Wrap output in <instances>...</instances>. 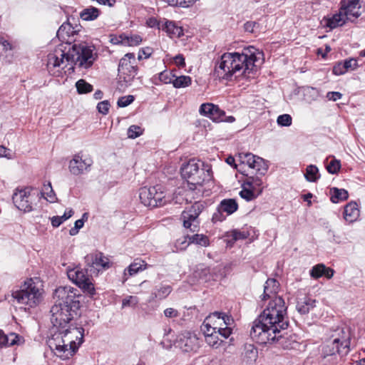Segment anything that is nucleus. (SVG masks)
Masks as SVG:
<instances>
[{
  "instance_id": "59",
  "label": "nucleus",
  "mask_w": 365,
  "mask_h": 365,
  "mask_svg": "<svg viewBox=\"0 0 365 365\" xmlns=\"http://www.w3.org/2000/svg\"><path fill=\"white\" fill-rule=\"evenodd\" d=\"M346 72H347V71L345 68V65H344V61L339 62L333 68V73H334V74H335L336 76L343 75Z\"/></svg>"
},
{
  "instance_id": "7",
  "label": "nucleus",
  "mask_w": 365,
  "mask_h": 365,
  "mask_svg": "<svg viewBox=\"0 0 365 365\" xmlns=\"http://www.w3.org/2000/svg\"><path fill=\"white\" fill-rule=\"evenodd\" d=\"M180 171L182 177L192 185H202L212 178L211 166L196 159H191L184 164Z\"/></svg>"
},
{
  "instance_id": "54",
  "label": "nucleus",
  "mask_w": 365,
  "mask_h": 365,
  "mask_svg": "<svg viewBox=\"0 0 365 365\" xmlns=\"http://www.w3.org/2000/svg\"><path fill=\"white\" fill-rule=\"evenodd\" d=\"M138 304V299L135 296H128L123 299L122 302L123 307H135Z\"/></svg>"
},
{
  "instance_id": "24",
  "label": "nucleus",
  "mask_w": 365,
  "mask_h": 365,
  "mask_svg": "<svg viewBox=\"0 0 365 365\" xmlns=\"http://www.w3.org/2000/svg\"><path fill=\"white\" fill-rule=\"evenodd\" d=\"M181 217L183 221V226L190 229V230L192 232H196L199 227V222L197 220V217H194V215H190L186 211H183L181 215Z\"/></svg>"
},
{
  "instance_id": "47",
  "label": "nucleus",
  "mask_w": 365,
  "mask_h": 365,
  "mask_svg": "<svg viewBox=\"0 0 365 365\" xmlns=\"http://www.w3.org/2000/svg\"><path fill=\"white\" fill-rule=\"evenodd\" d=\"M203 208L204 206L201 202H196L185 211L190 213V215H194V217H198L200 214L202 212Z\"/></svg>"
},
{
  "instance_id": "19",
  "label": "nucleus",
  "mask_w": 365,
  "mask_h": 365,
  "mask_svg": "<svg viewBox=\"0 0 365 365\" xmlns=\"http://www.w3.org/2000/svg\"><path fill=\"white\" fill-rule=\"evenodd\" d=\"M201 331L203 333L206 343L209 346L217 348L222 343L223 340L219 337L220 334H218L217 331H215L213 328L210 329L202 325Z\"/></svg>"
},
{
  "instance_id": "32",
  "label": "nucleus",
  "mask_w": 365,
  "mask_h": 365,
  "mask_svg": "<svg viewBox=\"0 0 365 365\" xmlns=\"http://www.w3.org/2000/svg\"><path fill=\"white\" fill-rule=\"evenodd\" d=\"M135 57L133 53H126L120 61L118 68H136Z\"/></svg>"
},
{
  "instance_id": "42",
  "label": "nucleus",
  "mask_w": 365,
  "mask_h": 365,
  "mask_svg": "<svg viewBox=\"0 0 365 365\" xmlns=\"http://www.w3.org/2000/svg\"><path fill=\"white\" fill-rule=\"evenodd\" d=\"M172 287L170 285H162L160 288L152 294L154 298L163 299L166 298L171 292Z\"/></svg>"
},
{
  "instance_id": "5",
  "label": "nucleus",
  "mask_w": 365,
  "mask_h": 365,
  "mask_svg": "<svg viewBox=\"0 0 365 365\" xmlns=\"http://www.w3.org/2000/svg\"><path fill=\"white\" fill-rule=\"evenodd\" d=\"M76 295L70 287H60L56 289L54 297L57 299L51 309V322L57 330L69 326L68 323L73 317V312L79 308Z\"/></svg>"
},
{
  "instance_id": "11",
  "label": "nucleus",
  "mask_w": 365,
  "mask_h": 365,
  "mask_svg": "<svg viewBox=\"0 0 365 365\" xmlns=\"http://www.w3.org/2000/svg\"><path fill=\"white\" fill-rule=\"evenodd\" d=\"M85 262L91 274L98 275L110 267L109 259L102 252L91 253L85 257Z\"/></svg>"
},
{
  "instance_id": "12",
  "label": "nucleus",
  "mask_w": 365,
  "mask_h": 365,
  "mask_svg": "<svg viewBox=\"0 0 365 365\" xmlns=\"http://www.w3.org/2000/svg\"><path fill=\"white\" fill-rule=\"evenodd\" d=\"M239 158L242 163L248 165L260 175H264L268 170V165L265 160L252 153H242L239 154Z\"/></svg>"
},
{
  "instance_id": "60",
  "label": "nucleus",
  "mask_w": 365,
  "mask_h": 365,
  "mask_svg": "<svg viewBox=\"0 0 365 365\" xmlns=\"http://www.w3.org/2000/svg\"><path fill=\"white\" fill-rule=\"evenodd\" d=\"M344 62L346 71L349 70L354 71L358 67L357 61L354 58L346 59L345 61H344Z\"/></svg>"
},
{
  "instance_id": "26",
  "label": "nucleus",
  "mask_w": 365,
  "mask_h": 365,
  "mask_svg": "<svg viewBox=\"0 0 365 365\" xmlns=\"http://www.w3.org/2000/svg\"><path fill=\"white\" fill-rule=\"evenodd\" d=\"M245 186L251 187L254 190L257 195H260L263 190V181L261 178L258 176L248 177L244 182Z\"/></svg>"
},
{
  "instance_id": "14",
  "label": "nucleus",
  "mask_w": 365,
  "mask_h": 365,
  "mask_svg": "<svg viewBox=\"0 0 365 365\" xmlns=\"http://www.w3.org/2000/svg\"><path fill=\"white\" fill-rule=\"evenodd\" d=\"M332 345L339 346L340 355H346L349 352L351 332L346 327L339 328L332 336Z\"/></svg>"
},
{
  "instance_id": "31",
  "label": "nucleus",
  "mask_w": 365,
  "mask_h": 365,
  "mask_svg": "<svg viewBox=\"0 0 365 365\" xmlns=\"http://www.w3.org/2000/svg\"><path fill=\"white\" fill-rule=\"evenodd\" d=\"M330 191L331 194V201L333 203H338L341 201L346 200L349 197L348 192L344 189L333 187Z\"/></svg>"
},
{
  "instance_id": "52",
  "label": "nucleus",
  "mask_w": 365,
  "mask_h": 365,
  "mask_svg": "<svg viewBox=\"0 0 365 365\" xmlns=\"http://www.w3.org/2000/svg\"><path fill=\"white\" fill-rule=\"evenodd\" d=\"M292 117L289 114H283L278 116L277 122L281 126H289L292 124Z\"/></svg>"
},
{
  "instance_id": "39",
  "label": "nucleus",
  "mask_w": 365,
  "mask_h": 365,
  "mask_svg": "<svg viewBox=\"0 0 365 365\" xmlns=\"http://www.w3.org/2000/svg\"><path fill=\"white\" fill-rule=\"evenodd\" d=\"M192 80L190 76H180L173 78V85L176 88H185L191 84Z\"/></svg>"
},
{
  "instance_id": "28",
  "label": "nucleus",
  "mask_w": 365,
  "mask_h": 365,
  "mask_svg": "<svg viewBox=\"0 0 365 365\" xmlns=\"http://www.w3.org/2000/svg\"><path fill=\"white\" fill-rule=\"evenodd\" d=\"M238 208V205L234 199H225L219 205V210L226 212L227 215L234 213Z\"/></svg>"
},
{
  "instance_id": "56",
  "label": "nucleus",
  "mask_w": 365,
  "mask_h": 365,
  "mask_svg": "<svg viewBox=\"0 0 365 365\" xmlns=\"http://www.w3.org/2000/svg\"><path fill=\"white\" fill-rule=\"evenodd\" d=\"M134 101V96L131 95L122 96L118 101V106L119 107H126Z\"/></svg>"
},
{
  "instance_id": "41",
  "label": "nucleus",
  "mask_w": 365,
  "mask_h": 365,
  "mask_svg": "<svg viewBox=\"0 0 365 365\" xmlns=\"http://www.w3.org/2000/svg\"><path fill=\"white\" fill-rule=\"evenodd\" d=\"M240 195L242 198L250 201L256 198L259 195H257V192L251 187L245 186L244 182L242 185V190L240 192Z\"/></svg>"
},
{
  "instance_id": "8",
  "label": "nucleus",
  "mask_w": 365,
  "mask_h": 365,
  "mask_svg": "<svg viewBox=\"0 0 365 365\" xmlns=\"http://www.w3.org/2000/svg\"><path fill=\"white\" fill-rule=\"evenodd\" d=\"M139 197L145 206L151 207L163 206L170 201V197L167 195L164 188L159 185L140 188Z\"/></svg>"
},
{
  "instance_id": "25",
  "label": "nucleus",
  "mask_w": 365,
  "mask_h": 365,
  "mask_svg": "<svg viewBox=\"0 0 365 365\" xmlns=\"http://www.w3.org/2000/svg\"><path fill=\"white\" fill-rule=\"evenodd\" d=\"M316 300L305 297L300 302H298L296 309L301 314H308L316 306Z\"/></svg>"
},
{
  "instance_id": "16",
  "label": "nucleus",
  "mask_w": 365,
  "mask_h": 365,
  "mask_svg": "<svg viewBox=\"0 0 365 365\" xmlns=\"http://www.w3.org/2000/svg\"><path fill=\"white\" fill-rule=\"evenodd\" d=\"M12 199L19 210L24 212H30L32 210L29 188L17 189L14 193Z\"/></svg>"
},
{
  "instance_id": "40",
  "label": "nucleus",
  "mask_w": 365,
  "mask_h": 365,
  "mask_svg": "<svg viewBox=\"0 0 365 365\" xmlns=\"http://www.w3.org/2000/svg\"><path fill=\"white\" fill-rule=\"evenodd\" d=\"M122 43L129 46H135L140 43L142 38L139 35L120 36Z\"/></svg>"
},
{
  "instance_id": "22",
  "label": "nucleus",
  "mask_w": 365,
  "mask_h": 365,
  "mask_svg": "<svg viewBox=\"0 0 365 365\" xmlns=\"http://www.w3.org/2000/svg\"><path fill=\"white\" fill-rule=\"evenodd\" d=\"M359 217V210L358 207V205L355 202H351L348 203L345 207L344 211V220L349 222H354L357 220Z\"/></svg>"
},
{
  "instance_id": "38",
  "label": "nucleus",
  "mask_w": 365,
  "mask_h": 365,
  "mask_svg": "<svg viewBox=\"0 0 365 365\" xmlns=\"http://www.w3.org/2000/svg\"><path fill=\"white\" fill-rule=\"evenodd\" d=\"M74 33L73 27L69 22L63 23L57 31V36L58 38H65Z\"/></svg>"
},
{
  "instance_id": "27",
  "label": "nucleus",
  "mask_w": 365,
  "mask_h": 365,
  "mask_svg": "<svg viewBox=\"0 0 365 365\" xmlns=\"http://www.w3.org/2000/svg\"><path fill=\"white\" fill-rule=\"evenodd\" d=\"M147 264L144 261L134 262L131 263L124 271V276L123 282H125L128 279L126 271H128L129 276L137 274L139 271L146 269Z\"/></svg>"
},
{
  "instance_id": "1",
  "label": "nucleus",
  "mask_w": 365,
  "mask_h": 365,
  "mask_svg": "<svg viewBox=\"0 0 365 365\" xmlns=\"http://www.w3.org/2000/svg\"><path fill=\"white\" fill-rule=\"evenodd\" d=\"M279 284L274 279H268L264 287L262 300L271 299L267 307L254 321L250 336L260 344L278 342L284 349H292L293 345L287 342L284 332L289 326L287 307L281 297H276Z\"/></svg>"
},
{
  "instance_id": "64",
  "label": "nucleus",
  "mask_w": 365,
  "mask_h": 365,
  "mask_svg": "<svg viewBox=\"0 0 365 365\" xmlns=\"http://www.w3.org/2000/svg\"><path fill=\"white\" fill-rule=\"evenodd\" d=\"M326 97L329 101H336L341 98L342 94L337 91H330L327 93Z\"/></svg>"
},
{
  "instance_id": "62",
  "label": "nucleus",
  "mask_w": 365,
  "mask_h": 365,
  "mask_svg": "<svg viewBox=\"0 0 365 365\" xmlns=\"http://www.w3.org/2000/svg\"><path fill=\"white\" fill-rule=\"evenodd\" d=\"M164 315L167 318H175L180 315L179 312L173 308H167L164 310Z\"/></svg>"
},
{
  "instance_id": "45",
  "label": "nucleus",
  "mask_w": 365,
  "mask_h": 365,
  "mask_svg": "<svg viewBox=\"0 0 365 365\" xmlns=\"http://www.w3.org/2000/svg\"><path fill=\"white\" fill-rule=\"evenodd\" d=\"M87 219L88 213H83L82 215V218L77 220L75 222L74 227L69 230V234L72 236L76 235L78 232V230L83 227L84 221L87 220Z\"/></svg>"
},
{
  "instance_id": "20",
  "label": "nucleus",
  "mask_w": 365,
  "mask_h": 365,
  "mask_svg": "<svg viewBox=\"0 0 365 365\" xmlns=\"http://www.w3.org/2000/svg\"><path fill=\"white\" fill-rule=\"evenodd\" d=\"M138 68H118V83L122 87H127L133 81L135 76L137 75Z\"/></svg>"
},
{
  "instance_id": "23",
  "label": "nucleus",
  "mask_w": 365,
  "mask_h": 365,
  "mask_svg": "<svg viewBox=\"0 0 365 365\" xmlns=\"http://www.w3.org/2000/svg\"><path fill=\"white\" fill-rule=\"evenodd\" d=\"M324 21L326 26L333 29L338 26H343L348 19L346 18L344 12L340 8L339 13L334 14L330 18L326 19Z\"/></svg>"
},
{
  "instance_id": "3",
  "label": "nucleus",
  "mask_w": 365,
  "mask_h": 365,
  "mask_svg": "<svg viewBox=\"0 0 365 365\" xmlns=\"http://www.w3.org/2000/svg\"><path fill=\"white\" fill-rule=\"evenodd\" d=\"M261 53L251 51L225 53L217 62L215 67V74L219 78L225 80H231L235 78L244 76L250 78L251 74L257 71Z\"/></svg>"
},
{
  "instance_id": "61",
  "label": "nucleus",
  "mask_w": 365,
  "mask_h": 365,
  "mask_svg": "<svg viewBox=\"0 0 365 365\" xmlns=\"http://www.w3.org/2000/svg\"><path fill=\"white\" fill-rule=\"evenodd\" d=\"M0 158L12 159L14 158V153L9 148H7L4 145H0Z\"/></svg>"
},
{
  "instance_id": "58",
  "label": "nucleus",
  "mask_w": 365,
  "mask_h": 365,
  "mask_svg": "<svg viewBox=\"0 0 365 365\" xmlns=\"http://www.w3.org/2000/svg\"><path fill=\"white\" fill-rule=\"evenodd\" d=\"M190 236H185V237H183L182 238H180L178 240H177L176 242H175V246L178 249H180V250H184L190 244H191V242H189V237Z\"/></svg>"
},
{
  "instance_id": "2",
  "label": "nucleus",
  "mask_w": 365,
  "mask_h": 365,
  "mask_svg": "<svg viewBox=\"0 0 365 365\" xmlns=\"http://www.w3.org/2000/svg\"><path fill=\"white\" fill-rule=\"evenodd\" d=\"M98 57L95 47L86 43L73 44L67 52L61 48H56L48 55L47 69L53 75L59 76L60 68L66 66V62L71 65L69 69L73 70V66L82 68H90Z\"/></svg>"
},
{
  "instance_id": "46",
  "label": "nucleus",
  "mask_w": 365,
  "mask_h": 365,
  "mask_svg": "<svg viewBox=\"0 0 365 365\" xmlns=\"http://www.w3.org/2000/svg\"><path fill=\"white\" fill-rule=\"evenodd\" d=\"M326 270V266L324 264H318L314 266L310 270V276L312 278L318 279L324 275Z\"/></svg>"
},
{
  "instance_id": "36",
  "label": "nucleus",
  "mask_w": 365,
  "mask_h": 365,
  "mask_svg": "<svg viewBox=\"0 0 365 365\" xmlns=\"http://www.w3.org/2000/svg\"><path fill=\"white\" fill-rule=\"evenodd\" d=\"M304 176L307 180L309 182H316L319 178L317 167L314 165H308L306 168Z\"/></svg>"
},
{
  "instance_id": "6",
  "label": "nucleus",
  "mask_w": 365,
  "mask_h": 365,
  "mask_svg": "<svg viewBox=\"0 0 365 365\" xmlns=\"http://www.w3.org/2000/svg\"><path fill=\"white\" fill-rule=\"evenodd\" d=\"M42 284L38 279H28L20 287L19 289L13 291L11 300L13 304H16L21 307H34L41 301L42 295Z\"/></svg>"
},
{
  "instance_id": "15",
  "label": "nucleus",
  "mask_w": 365,
  "mask_h": 365,
  "mask_svg": "<svg viewBox=\"0 0 365 365\" xmlns=\"http://www.w3.org/2000/svg\"><path fill=\"white\" fill-rule=\"evenodd\" d=\"M340 8L346 18L351 21L359 18L361 14L360 0H341Z\"/></svg>"
},
{
  "instance_id": "13",
  "label": "nucleus",
  "mask_w": 365,
  "mask_h": 365,
  "mask_svg": "<svg viewBox=\"0 0 365 365\" xmlns=\"http://www.w3.org/2000/svg\"><path fill=\"white\" fill-rule=\"evenodd\" d=\"M93 160L89 156H83L81 153L76 154L69 162V171L74 175H80L88 172L93 165Z\"/></svg>"
},
{
  "instance_id": "18",
  "label": "nucleus",
  "mask_w": 365,
  "mask_h": 365,
  "mask_svg": "<svg viewBox=\"0 0 365 365\" xmlns=\"http://www.w3.org/2000/svg\"><path fill=\"white\" fill-rule=\"evenodd\" d=\"M215 269H211L209 267H205L203 264L199 265L194 272V277L198 280L202 282H208L210 280H217V275L214 272Z\"/></svg>"
},
{
  "instance_id": "50",
  "label": "nucleus",
  "mask_w": 365,
  "mask_h": 365,
  "mask_svg": "<svg viewBox=\"0 0 365 365\" xmlns=\"http://www.w3.org/2000/svg\"><path fill=\"white\" fill-rule=\"evenodd\" d=\"M43 195H46L45 198L51 202H53L55 201V193L52 189L51 185L49 182L48 185H45L43 190Z\"/></svg>"
},
{
  "instance_id": "57",
  "label": "nucleus",
  "mask_w": 365,
  "mask_h": 365,
  "mask_svg": "<svg viewBox=\"0 0 365 365\" xmlns=\"http://www.w3.org/2000/svg\"><path fill=\"white\" fill-rule=\"evenodd\" d=\"M110 107V104L108 101H103L98 103L97 110L100 113L106 115L109 111Z\"/></svg>"
},
{
  "instance_id": "44",
  "label": "nucleus",
  "mask_w": 365,
  "mask_h": 365,
  "mask_svg": "<svg viewBox=\"0 0 365 365\" xmlns=\"http://www.w3.org/2000/svg\"><path fill=\"white\" fill-rule=\"evenodd\" d=\"M4 338L5 339L2 342V347L17 344L21 339V337L15 333H10L8 335L4 334Z\"/></svg>"
},
{
  "instance_id": "55",
  "label": "nucleus",
  "mask_w": 365,
  "mask_h": 365,
  "mask_svg": "<svg viewBox=\"0 0 365 365\" xmlns=\"http://www.w3.org/2000/svg\"><path fill=\"white\" fill-rule=\"evenodd\" d=\"M225 115V112L221 110L217 106L214 105L213 111L210 115V118L214 120H222V117Z\"/></svg>"
},
{
  "instance_id": "30",
  "label": "nucleus",
  "mask_w": 365,
  "mask_h": 365,
  "mask_svg": "<svg viewBox=\"0 0 365 365\" xmlns=\"http://www.w3.org/2000/svg\"><path fill=\"white\" fill-rule=\"evenodd\" d=\"M248 236L249 234L247 232L238 230H232L227 232L226 234L227 243L231 245L234 244L237 240L247 239Z\"/></svg>"
},
{
  "instance_id": "37",
  "label": "nucleus",
  "mask_w": 365,
  "mask_h": 365,
  "mask_svg": "<svg viewBox=\"0 0 365 365\" xmlns=\"http://www.w3.org/2000/svg\"><path fill=\"white\" fill-rule=\"evenodd\" d=\"M189 242L198 245L202 247H207L210 245L208 237L205 235L195 234L188 237Z\"/></svg>"
},
{
  "instance_id": "35",
  "label": "nucleus",
  "mask_w": 365,
  "mask_h": 365,
  "mask_svg": "<svg viewBox=\"0 0 365 365\" xmlns=\"http://www.w3.org/2000/svg\"><path fill=\"white\" fill-rule=\"evenodd\" d=\"M340 348L339 345L334 344L332 345V341H327L326 344H324L322 346V354L323 355L324 358L328 356H332L334 355L336 353H338L340 354Z\"/></svg>"
},
{
  "instance_id": "29",
  "label": "nucleus",
  "mask_w": 365,
  "mask_h": 365,
  "mask_svg": "<svg viewBox=\"0 0 365 365\" xmlns=\"http://www.w3.org/2000/svg\"><path fill=\"white\" fill-rule=\"evenodd\" d=\"M101 14V11L93 6H89L86 9H83L80 12V17L83 21H93L96 19Z\"/></svg>"
},
{
  "instance_id": "63",
  "label": "nucleus",
  "mask_w": 365,
  "mask_h": 365,
  "mask_svg": "<svg viewBox=\"0 0 365 365\" xmlns=\"http://www.w3.org/2000/svg\"><path fill=\"white\" fill-rule=\"evenodd\" d=\"M170 6L188 7L187 0H165Z\"/></svg>"
},
{
  "instance_id": "17",
  "label": "nucleus",
  "mask_w": 365,
  "mask_h": 365,
  "mask_svg": "<svg viewBox=\"0 0 365 365\" xmlns=\"http://www.w3.org/2000/svg\"><path fill=\"white\" fill-rule=\"evenodd\" d=\"M197 338L190 332H185L180 336L178 346L184 351L188 352L192 351L197 347Z\"/></svg>"
},
{
  "instance_id": "10",
  "label": "nucleus",
  "mask_w": 365,
  "mask_h": 365,
  "mask_svg": "<svg viewBox=\"0 0 365 365\" xmlns=\"http://www.w3.org/2000/svg\"><path fill=\"white\" fill-rule=\"evenodd\" d=\"M67 275L71 280L84 292H86L90 295L95 294L94 285L91 282L90 276L88 274L86 269H81L78 267L70 269L67 272Z\"/></svg>"
},
{
  "instance_id": "4",
  "label": "nucleus",
  "mask_w": 365,
  "mask_h": 365,
  "mask_svg": "<svg viewBox=\"0 0 365 365\" xmlns=\"http://www.w3.org/2000/svg\"><path fill=\"white\" fill-rule=\"evenodd\" d=\"M84 329L69 325L56 330L48 344L54 354L65 360L73 356L83 342Z\"/></svg>"
},
{
  "instance_id": "51",
  "label": "nucleus",
  "mask_w": 365,
  "mask_h": 365,
  "mask_svg": "<svg viewBox=\"0 0 365 365\" xmlns=\"http://www.w3.org/2000/svg\"><path fill=\"white\" fill-rule=\"evenodd\" d=\"M214 104L212 103H202L200 108V113L202 115H206L210 118L212 111H213Z\"/></svg>"
},
{
  "instance_id": "34",
  "label": "nucleus",
  "mask_w": 365,
  "mask_h": 365,
  "mask_svg": "<svg viewBox=\"0 0 365 365\" xmlns=\"http://www.w3.org/2000/svg\"><path fill=\"white\" fill-rule=\"evenodd\" d=\"M175 77V74H173L171 71H163L159 73L158 78H153V83L155 85H159V82H162L163 83H173V78Z\"/></svg>"
},
{
  "instance_id": "21",
  "label": "nucleus",
  "mask_w": 365,
  "mask_h": 365,
  "mask_svg": "<svg viewBox=\"0 0 365 365\" xmlns=\"http://www.w3.org/2000/svg\"><path fill=\"white\" fill-rule=\"evenodd\" d=\"M161 29L165 31L170 38H179L183 35L182 28L171 21H165L162 24Z\"/></svg>"
},
{
  "instance_id": "9",
  "label": "nucleus",
  "mask_w": 365,
  "mask_h": 365,
  "mask_svg": "<svg viewBox=\"0 0 365 365\" xmlns=\"http://www.w3.org/2000/svg\"><path fill=\"white\" fill-rule=\"evenodd\" d=\"M233 319L230 316L222 312H215L207 316L202 323L204 327L213 328L223 339H227L232 334L230 325Z\"/></svg>"
},
{
  "instance_id": "33",
  "label": "nucleus",
  "mask_w": 365,
  "mask_h": 365,
  "mask_svg": "<svg viewBox=\"0 0 365 365\" xmlns=\"http://www.w3.org/2000/svg\"><path fill=\"white\" fill-rule=\"evenodd\" d=\"M243 355L247 361H255L258 356L257 348L251 344H246L244 346Z\"/></svg>"
},
{
  "instance_id": "53",
  "label": "nucleus",
  "mask_w": 365,
  "mask_h": 365,
  "mask_svg": "<svg viewBox=\"0 0 365 365\" xmlns=\"http://www.w3.org/2000/svg\"><path fill=\"white\" fill-rule=\"evenodd\" d=\"M11 50V44L0 36V56H6V52Z\"/></svg>"
},
{
  "instance_id": "43",
  "label": "nucleus",
  "mask_w": 365,
  "mask_h": 365,
  "mask_svg": "<svg viewBox=\"0 0 365 365\" xmlns=\"http://www.w3.org/2000/svg\"><path fill=\"white\" fill-rule=\"evenodd\" d=\"M77 91L80 94L90 93L93 91V86L83 79H80L76 83Z\"/></svg>"
},
{
  "instance_id": "48",
  "label": "nucleus",
  "mask_w": 365,
  "mask_h": 365,
  "mask_svg": "<svg viewBox=\"0 0 365 365\" xmlns=\"http://www.w3.org/2000/svg\"><path fill=\"white\" fill-rule=\"evenodd\" d=\"M341 168L339 160L333 158L329 163L327 165V170L331 174H336Z\"/></svg>"
},
{
  "instance_id": "49",
  "label": "nucleus",
  "mask_w": 365,
  "mask_h": 365,
  "mask_svg": "<svg viewBox=\"0 0 365 365\" xmlns=\"http://www.w3.org/2000/svg\"><path fill=\"white\" fill-rule=\"evenodd\" d=\"M143 130L138 125H130L128 130V136L130 138L134 139L143 134Z\"/></svg>"
}]
</instances>
